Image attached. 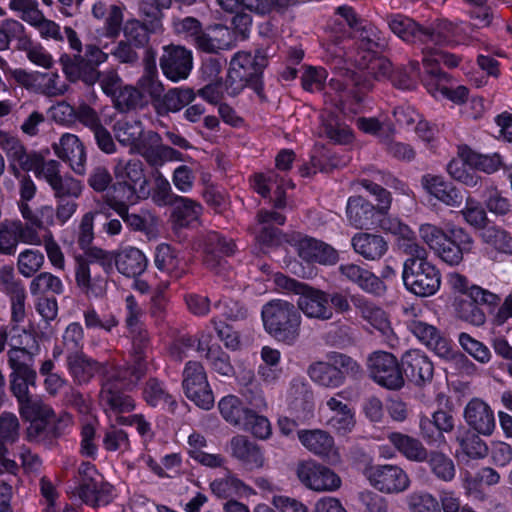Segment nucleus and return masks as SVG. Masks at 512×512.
Instances as JSON below:
<instances>
[{
    "instance_id": "obj_11",
    "label": "nucleus",
    "mask_w": 512,
    "mask_h": 512,
    "mask_svg": "<svg viewBox=\"0 0 512 512\" xmlns=\"http://www.w3.org/2000/svg\"><path fill=\"white\" fill-rule=\"evenodd\" d=\"M41 221L20 220L2 223L0 225V255L13 256L19 243L40 245L39 227Z\"/></svg>"
},
{
    "instance_id": "obj_38",
    "label": "nucleus",
    "mask_w": 512,
    "mask_h": 512,
    "mask_svg": "<svg viewBox=\"0 0 512 512\" xmlns=\"http://www.w3.org/2000/svg\"><path fill=\"white\" fill-rule=\"evenodd\" d=\"M376 225L383 231L396 236L397 246L405 254L408 253V250L421 245L411 228L398 218L387 216L386 213L378 214Z\"/></svg>"
},
{
    "instance_id": "obj_59",
    "label": "nucleus",
    "mask_w": 512,
    "mask_h": 512,
    "mask_svg": "<svg viewBox=\"0 0 512 512\" xmlns=\"http://www.w3.org/2000/svg\"><path fill=\"white\" fill-rule=\"evenodd\" d=\"M18 179V193H19V201L18 206L21 212L22 217L26 221H40L35 215L33 210L30 208L28 202L31 201L37 192V187L31 177L27 174H19L17 175Z\"/></svg>"
},
{
    "instance_id": "obj_18",
    "label": "nucleus",
    "mask_w": 512,
    "mask_h": 512,
    "mask_svg": "<svg viewBox=\"0 0 512 512\" xmlns=\"http://www.w3.org/2000/svg\"><path fill=\"white\" fill-rule=\"evenodd\" d=\"M474 239L464 228L453 226L449 236L435 251V255L449 266H458L463 262L464 255L472 252Z\"/></svg>"
},
{
    "instance_id": "obj_42",
    "label": "nucleus",
    "mask_w": 512,
    "mask_h": 512,
    "mask_svg": "<svg viewBox=\"0 0 512 512\" xmlns=\"http://www.w3.org/2000/svg\"><path fill=\"white\" fill-rule=\"evenodd\" d=\"M195 96L194 90L191 88H171L155 103L154 108L157 114L161 116L176 113L191 103Z\"/></svg>"
},
{
    "instance_id": "obj_5",
    "label": "nucleus",
    "mask_w": 512,
    "mask_h": 512,
    "mask_svg": "<svg viewBox=\"0 0 512 512\" xmlns=\"http://www.w3.org/2000/svg\"><path fill=\"white\" fill-rule=\"evenodd\" d=\"M360 185L378 202L377 207L362 196H350L346 204L348 223L356 229H371L376 226L378 214L387 213L391 206V193L369 179L360 180Z\"/></svg>"
},
{
    "instance_id": "obj_53",
    "label": "nucleus",
    "mask_w": 512,
    "mask_h": 512,
    "mask_svg": "<svg viewBox=\"0 0 512 512\" xmlns=\"http://www.w3.org/2000/svg\"><path fill=\"white\" fill-rule=\"evenodd\" d=\"M242 388L240 390L242 397L245 399L253 411L262 412L266 409L267 403L263 395V391L259 383L255 380L254 375L247 371L239 379Z\"/></svg>"
},
{
    "instance_id": "obj_52",
    "label": "nucleus",
    "mask_w": 512,
    "mask_h": 512,
    "mask_svg": "<svg viewBox=\"0 0 512 512\" xmlns=\"http://www.w3.org/2000/svg\"><path fill=\"white\" fill-rule=\"evenodd\" d=\"M210 488L212 493L221 499L254 494L251 487L233 475H228L225 478L214 480L211 482Z\"/></svg>"
},
{
    "instance_id": "obj_25",
    "label": "nucleus",
    "mask_w": 512,
    "mask_h": 512,
    "mask_svg": "<svg viewBox=\"0 0 512 512\" xmlns=\"http://www.w3.org/2000/svg\"><path fill=\"white\" fill-rule=\"evenodd\" d=\"M429 62L425 61V69L429 75L426 80L428 91L433 95L441 94L443 97L451 100L454 103L461 104L466 101L468 97V89L465 86L453 87L450 84L449 75L443 72L438 67L429 68Z\"/></svg>"
},
{
    "instance_id": "obj_23",
    "label": "nucleus",
    "mask_w": 512,
    "mask_h": 512,
    "mask_svg": "<svg viewBox=\"0 0 512 512\" xmlns=\"http://www.w3.org/2000/svg\"><path fill=\"white\" fill-rule=\"evenodd\" d=\"M52 147L55 154L62 161L68 163L76 174L83 175L85 173L87 155L83 143L76 135L65 133Z\"/></svg>"
},
{
    "instance_id": "obj_36",
    "label": "nucleus",
    "mask_w": 512,
    "mask_h": 512,
    "mask_svg": "<svg viewBox=\"0 0 512 512\" xmlns=\"http://www.w3.org/2000/svg\"><path fill=\"white\" fill-rule=\"evenodd\" d=\"M142 397L146 404L153 408L167 409L174 413L178 407L175 397L168 391L164 381L150 377L142 388Z\"/></svg>"
},
{
    "instance_id": "obj_45",
    "label": "nucleus",
    "mask_w": 512,
    "mask_h": 512,
    "mask_svg": "<svg viewBox=\"0 0 512 512\" xmlns=\"http://www.w3.org/2000/svg\"><path fill=\"white\" fill-rule=\"evenodd\" d=\"M160 28V21H150L146 24L137 19H132L125 22L122 30L125 41L142 49L148 47L150 35Z\"/></svg>"
},
{
    "instance_id": "obj_15",
    "label": "nucleus",
    "mask_w": 512,
    "mask_h": 512,
    "mask_svg": "<svg viewBox=\"0 0 512 512\" xmlns=\"http://www.w3.org/2000/svg\"><path fill=\"white\" fill-rule=\"evenodd\" d=\"M365 475L371 486L387 494L403 492L410 484L406 472L397 465H371Z\"/></svg>"
},
{
    "instance_id": "obj_2",
    "label": "nucleus",
    "mask_w": 512,
    "mask_h": 512,
    "mask_svg": "<svg viewBox=\"0 0 512 512\" xmlns=\"http://www.w3.org/2000/svg\"><path fill=\"white\" fill-rule=\"evenodd\" d=\"M386 23L397 37L409 44L424 45L425 50H433L434 46H455L473 39L477 25L471 23H452L441 20L431 27H424L414 19L403 14H389Z\"/></svg>"
},
{
    "instance_id": "obj_35",
    "label": "nucleus",
    "mask_w": 512,
    "mask_h": 512,
    "mask_svg": "<svg viewBox=\"0 0 512 512\" xmlns=\"http://www.w3.org/2000/svg\"><path fill=\"white\" fill-rule=\"evenodd\" d=\"M421 183L430 195L448 206L459 207L463 202L464 195L462 191L452 183L445 181L441 176L424 175Z\"/></svg>"
},
{
    "instance_id": "obj_43",
    "label": "nucleus",
    "mask_w": 512,
    "mask_h": 512,
    "mask_svg": "<svg viewBox=\"0 0 512 512\" xmlns=\"http://www.w3.org/2000/svg\"><path fill=\"white\" fill-rule=\"evenodd\" d=\"M146 62L147 67L145 73L139 78L137 85L141 89V92L147 93L152 104L155 107V103L159 101L164 92V86L158 78L157 69L155 66V52L151 48L146 49Z\"/></svg>"
},
{
    "instance_id": "obj_64",
    "label": "nucleus",
    "mask_w": 512,
    "mask_h": 512,
    "mask_svg": "<svg viewBox=\"0 0 512 512\" xmlns=\"http://www.w3.org/2000/svg\"><path fill=\"white\" fill-rule=\"evenodd\" d=\"M153 203L158 207L171 206L180 195L173 192L168 179L159 171L154 176V185L150 189Z\"/></svg>"
},
{
    "instance_id": "obj_24",
    "label": "nucleus",
    "mask_w": 512,
    "mask_h": 512,
    "mask_svg": "<svg viewBox=\"0 0 512 512\" xmlns=\"http://www.w3.org/2000/svg\"><path fill=\"white\" fill-rule=\"evenodd\" d=\"M353 303L361 317L379 331L389 345H394L397 342L388 316L382 308L363 297L354 298Z\"/></svg>"
},
{
    "instance_id": "obj_60",
    "label": "nucleus",
    "mask_w": 512,
    "mask_h": 512,
    "mask_svg": "<svg viewBox=\"0 0 512 512\" xmlns=\"http://www.w3.org/2000/svg\"><path fill=\"white\" fill-rule=\"evenodd\" d=\"M459 156H461L470 167L485 173H493L502 166L501 157L495 153L493 155H483L476 153L468 147L460 148Z\"/></svg>"
},
{
    "instance_id": "obj_44",
    "label": "nucleus",
    "mask_w": 512,
    "mask_h": 512,
    "mask_svg": "<svg viewBox=\"0 0 512 512\" xmlns=\"http://www.w3.org/2000/svg\"><path fill=\"white\" fill-rule=\"evenodd\" d=\"M351 243L355 252L367 260L380 259L388 250L387 242L382 236L370 233L355 234Z\"/></svg>"
},
{
    "instance_id": "obj_4",
    "label": "nucleus",
    "mask_w": 512,
    "mask_h": 512,
    "mask_svg": "<svg viewBox=\"0 0 512 512\" xmlns=\"http://www.w3.org/2000/svg\"><path fill=\"white\" fill-rule=\"evenodd\" d=\"M265 331L277 341L294 344L300 335L301 315L294 304L281 299L271 300L261 310Z\"/></svg>"
},
{
    "instance_id": "obj_46",
    "label": "nucleus",
    "mask_w": 512,
    "mask_h": 512,
    "mask_svg": "<svg viewBox=\"0 0 512 512\" xmlns=\"http://www.w3.org/2000/svg\"><path fill=\"white\" fill-rule=\"evenodd\" d=\"M155 265L173 279H180L186 273L183 260L179 258L178 252L168 244L163 243L157 246Z\"/></svg>"
},
{
    "instance_id": "obj_49",
    "label": "nucleus",
    "mask_w": 512,
    "mask_h": 512,
    "mask_svg": "<svg viewBox=\"0 0 512 512\" xmlns=\"http://www.w3.org/2000/svg\"><path fill=\"white\" fill-rule=\"evenodd\" d=\"M46 393L50 397H63V400L69 404H79L82 401V395L69 381L59 373L46 376L43 381Z\"/></svg>"
},
{
    "instance_id": "obj_56",
    "label": "nucleus",
    "mask_w": 512,
    "mask_h": 512,
    "mask_svg": "<svg viewBox=\"0 0 512 512\" xmlns=\"http://www.w3.org/2000/svg\"><path fill=\"white\" fill-rule=\"evenodd\" d=\"M171 207H173L172 215L174 220L180 227H186L196 221L203 209L198 201L181 195Z\"/></svg>"
},
{
    "instance_id": "obj_39",
    "label": "nucleus",
    "mask_w": 512,
    "mask_h": 512,
    "mask_svg": "<svg viewBox=\"0 0 512 512\" xmlns=\"http://www.w3.org/2000/svg\"><path fill=\"white\" fill-rule=\"evenodd\" d=\"M113 263L122 275L137 277L146 270L148 261L141 250L128 246L114 253Z\"/></svg>"
},
{
    "instance_id": "obj_7",
    "label": "nucleus",
    "mask_w": 512,
    "mask_h": 512,
    "mask_svg": "<svg viewBox=\"0 0 512 512\" xmlns=\"http://www.w3.org/2000/svg\"><path fill=\"white\" fill-rule=\"evenodd\" d=\"M406 324L407 329L438 357L453 360L456 364L462 365L467 372L474 368V364L464 354L453 349L451 340L437 327L419 319L409 320Z\"/></svg>"
},
{
    "instance_id": "obj_48",
    "label": "nucleus",
    "mask_w": 512,
    "mask_h": 512,
    "mask_svg": "<svg viewBox=\"0 0 512 512\" xmlns=\"http://www.w3.org/2000/svg\"><path fill=\"white\" fill-rule=\"evenodd\" d=\"M219 411L222 417L231 425L238 427L247 425V420L251 417L250 412L252 409L245 407L242 401L234 395L223 397L218 404Z\"/></svg>"
},
{
    "instance_id": "obj_6",
    "label": "nucleus",
    "mask_w": 512,
    "mask_h": 512,
    "mask_svg": "<svg viewBox=\"0 0 512 512\" xmlns=\"http://www.w3.org/2000/svg\"><path fill=\"white\" fill-rule=\"evenodd\" d=\"M131 339L130 358L131 363L116 365L120 382L127 391L134 389L148 370L149 354L151 352V340L147 329L140 328L128 331Z\"/></svg>"
},
{
    "instance_id": "obj_54",
    "label": "nucleus",
    "mask_w": 512,
    "mask_h": 512,
    "mask_svg": "<svg viewBox=\"0 0 512 512\" xmlns=\"http://www.w3.org/2000/svg\"><path fill=\"white\" fill-rule=\"evenodd\" d=\"M307 374L313 382L323 387L336 388L343 384L342 376L329 360L312 363L307 369Z\"/></svg>"
},
{
    "instance_id": "obj_27",
    "label": "nucleus",
    "mask_w": 512,
    "mask_h": 512,
    "mask_svg": "<svg viewBox=\"0 0 512 512\" xmlns=\"http://www.w3.org/2000/svg\"><path fill=\"white\" fill-rule=\"evenodd\" d=\"M234 45L232 32L222 24L207 27L195 39L196 48L207 54H220V51L230 50Z\"/></svg>"
},
{
    "instance_id": "obj_1",
    "label": "nucleus",
    "mask_w": 512,
    "mask_h": 512,
    "mask_svg": "<svg viewBox=\"0 0 512 512\" xmlns=\"http://www.w3.org/2000/svg\"><path fill=\"white\" fill-rule=\"evenodd\" d=\"M66 368L77 385L90 383L95 375L100 376V404L105 411L126 413L135 408L133 398L126 394V388L120 382L116 365L108 361L99 362L85 353L66 356Z\"/></svg>"
},
{
    "instance_id": "obj_17",
    "label": "nucleus",
    "mask_w": 512,
    "mask_h": 512,
    "mask_svg": "<svg viewBox=\"0 0 512 512\" xmlns=\"http://www.w3.org/2000/svg\"><path fill=\"white\" fill-rule=\"evenodd\" d=\"M159 64L167 79L173 82L185 80L193 68L192 52L183 46H165Z\"/></svg>"
},
{
    "instance_id": "obj_33",
    "label": "nucleus",
    "mask_w": 512,
    "mask_h": 512,
    "mask_svg": "<svg viewBox=\"0 0 512 512\" xmlns=\"http://www.w3.org/2000/svg\"><path fill=\"white\" fill-rule=\"evenodd\" d=\"M338 269L347 281L357 285L367 293L381 295L385 291L383 281L371 271L359 265L353 263L341 264Z\"/></svg>"
},
{
    "instance_id": "obj_13",
    "label": "nucleus",
    "mask_w": 512,
    "mask_h": 512,
    "mask_svg": "<svg viewBox=\"0 0 512 512\" xmlns=\"http://www.w3.org/2000/svg\"><path fill=\"white\" fill-rule=\"evenodd\" d=\"M295 473L306 488L316 492H333L341 487V478L332 469L314 460L300 461Z\"/></svg>"
},
{
    "instance_id": "obj_55",
    "label": "nucleus",
    "mask_w": 512,
    "mask_h": 512,
    "mask_svg": "<svg viewBox=\"0 0 512 512\" xmlns=\"http://www.w3.org/2000/svg\"><path fill=\"white\" fill-rule=\"evenodd\" d=\"M481 241L501 254L512 255V236L497 225H488L480 232Z\"/></svg>"
},
{
    "instance_id": "obj_8",
    "label": "nucleus",
    "mask_w": 512,
    "mask_h": 512,
    "mask_svg": "<svg viewBox=\"0 0 512 512\" xmlns=\"http://www.w3.org/2000/svg\"><path fill=\"white\" fill-rule=\"evenodd\" d=\"M277 283L299 294L297 309H300L306 317L322 321L330 320L333 317L332 307L329 305L328 293L309 287L285 276L279 277Z\"/></svg>"
},
{
    "instance_id": "obj_29",
    "label": "nucleus",
    "mask_w": 512,
    "mask_h": 512,
    "mask_svg": "<svg viewBox=\"0 0 512 512\" xmlns=\"http://www.w3.org/2000/svg\"><path fill=\"white\" fill-rule=\"evenodd\" d=\"M62 71L70 82L82 81L88 86L94 85L99 78V70L92 68L84 55L64 53L59 59Z\"/></svg>"
},
{
    "instance_id": "obj_10",
    "label": "nucleus",
    "mask_w": 512,
    "mask_h": 512,
    "mask_svg": "<svg viewBox=\"0 0 512 512\" xmlns=\"http://www.w3.org/2000/svg\"><path fill=\"white\" fill-rule=\"evenodd\" d=\"M112 130L122 146L128 147L131 154H139L143 158L157 139V132L146 131L142 121L136 118L119 119L113 124Z\"/></svg>"
},
{
    "instance_id": "obj_12",
    "label": "nucleus",
    "mask_w": 512,
    "mask_h": 512,
    "mask_svg": "<svg viewBox=\"0 0 512 512\" xmlns=\"http://www.w3.org/2000/svg\"><path fill=\"white\" fill-rule=\"evenodd\" d=\"M182 387L188 399L198 407L209 410L214 405V395L200 362L188 361L183 370Z\"/></svg>"
},
{
    "instance_id": "obj_61",
    "label": "nucleus",
    "mask_w": 512,
    "mask_h": 512,
    "mask_svg": "<svg viewBox=\"0 0 512 512\" xmlns=\"http://www.w3.org/2000/svg\"><path fill=\"white\" fill-rule=\"evenodd\" d=\"M114 107L120 112H129L141 108L144 103L143 93L132 85H123L112 98Z\"/></svg>"
},
{
    "instance_id": "obj_21",
    "label": "nucleus",
    "mask_w": 512,
    "mask_h": 512,
    "mask_svg": "<svg viewBox=\"0 0 512 512\" xmlns=\"http://www.w3.org/2000/svg\"><path fill=\"white\" fill-rule=\"evenodd\" d=\"M294 246L299 257L308 263L331 266L339 261L338 251L321 240L299 235L294 238Z\"/></svg>"
},
{
    "instance_id": "obj_26",
    "label": "nucleus",
    "mask_w": 512,
    "mask_h": 512,
    "mask_svg": "<svg viewBox=\"0 0 512 512\" xmlns=\"http://www.w3.org/2000/svg\"><path fill=\"white\" fill-rule=\"evenodd\" d=\"M401 370L418 386L425 385L433 378L434 367L428 356L420 350L405 352L401 358Z\"/></svg>"
},
{
    "instance_id": "obj_3",
    "label": "nucleus",
    "mask_w": 512,
    "mask_h": 512,
    "mask_svg": "<svg viewBox=\"0 0 512 512\" xmlns=\"http://www.w3.org/2000/svg\"><path fill=\"white\" fill-rule=\"evenodd\" d=\"M409 257L403 263L402 279L405 288L419 297L436 294L441 286L439 269L428 260V252L422 245L408 250Z\"/></svg>"
},
{
    "instance_id": "obj_28",
    "label": "nucleus",
    "mask_w": 512,
    "mask_h": 512,
    "mask_svg": "<svg viewBox=\"0 0 512 512\" xmlns=\"http://www.w3.org/2000/svg\"><path fill=\"white\" fill-rule=\"evenodd\" d=\"M464 419L471 429L484 436H490L496 426L492 409L479 398H473L467 403Z\"/></svg>"
},
{
    "instance_id": "obj_47",
    "label": "nucleus",
    "mask_w": 512,
    "mask_h": 512,
    "mask_svg": "<svg viewBox=\"0 0 512 512\" xmlns=\"http://www.w3.org/2000/svg\"><path fill=\"white\" fill-rule=\"evenodd\" d=\"M84 330L79 322L70 323L63 332L62 345H55L52 351L54 359H58L62 354L66 356L72 354L84 353Z\"/></svg>"
},
{
    "instance_id": "obj_19",
    "label": "nucleus",
    "mask_w": 512,
    "mask_h": 512,
    "mask_svg": "<svg viewBox=\"0 0 512 512\" xmlns=\"http://www.w3.org/2000/svg\"><path fill=\"white\" fill-rule=\"evenodd\" d=\"M75 281L77 287L87 297H103L107 290V277L95 263L86 259L76 258Z\"/></svg>"
},
{
    "instance_id": "obj_51",
    "label": "nucleus",
    "mask_w": 512,
    "mask_h": 512,
    "mask_svg": "<svg viewBox=\"0 0 512 512\" xmlns=\"http://www.w3.org/2000/svg\"><path fill=\"white\" fill-rule=\"evenodd\" d=\"M298 437L306 449L318 456H328L334 448L333 437L323 430H303Z\"/></svg>"
},
{
    "instance_id": "obj_40",
    "label": "nucleus",
    "mask_w": 512,
    "mask_h": 512,
    "mask_svg": "<svg viewBox=\"0 0 512 512\" xmlns=\"http://www.w3.org/2000/svg\"><path fill=\"white\" fill-rule=\"evenodd\" d=\"M232 457L240 461L248 469L261 468L264 465V456L260 448L246 436L236 435L230 440Z\"/></svg>"
},
{
    "instance_id": "obj_58",
    "label": "nucleus",
    "mask_w": 512,
    "mask_h": 512,
    "mask_svg": "<svg viewBox=\"0 0 512 512\" xmlns=\"http://www.w3.org/2000/svg\"><path fill=\"white\" fill-rule=\"evenodd\" d=\"M431 473L443 482H451L456 475V467L453 460L443 452L430 451L425 460Z\"/></svg>"
},
{
    "instance_id": "obj_63",
    "label": "nucleus",
    "mask_w": 512,
    "mask_h": 512,
    "mask_svg": "<svg viewBox=\"0 0 512 512\" xmlns=\"http://www.w3.org/2000/svg\"><path fill=\"white\" fill-rule=\"evenodd\" d=\"M354 32L369 51H383L388 46L384 34L376 26L364 20L360 22Z\"/></svg>"
},
{
    "instance_id": "obj_31",
    "label": "nucleus",
    "mask_w": 512,
    "mask_h": 512,
    "mask_svg": "<svg viewBox=\"0 0 512 512\" xmlns=\"http://www.w3.org/2000/svg\"><path fill=\"white\" fill-rule=\"evenodd\" d=\"M339 77L330 80V87L354 98L357 102L362 101L363 95L373 87L372 82L362 74L346 68L339 69Z\"/></svg>"
},
{
    "instance_id": "obj_16",
    "label": "nucleus",
    "mask_w": 512,
    "mask_h": 512,
    "mask_svg": "<svg viewBox=\"0 0 512 512\" xmlns=\"http://www.w3.org/2000/svg\"><path fill=\"white\" fill-rule=\"evenodd\" d=\"M266 49H257L252 55L250 52L239 51L230 60V68H235L239 74L248 78L251 88L260 95L263 90L262 74L268 64Z\"/></svg>"
},
{
    "instance_id": "obj_32",
    "label": "nucleus",
    "mask_w": 512,
    "mask_h": 512,
    "mask_svg": "<svg viewBox=\"0 0 512 512\" xmlns=\"http://www.w3.org/2000/svg\"><path fill=\"white\" fill-rule=\"evenodd\" d=\"M116 180H122L138 188L142 197H149V181L145 175V165L137 158L129 160L119 159L114 167Z\"/></svg>"
},
{
    "instance_id": "obj_34",
    "label": "nucleus",
    "mask_w": 512,
    "mask_h": 512,
    "mask_svg": "<svg viewBox=\"0 0 512 512\" xmlns=\"http://www.w3.org/2000/svg\"><path fill=\"white\" fill-rule=\"evenodd\" d=\"M344 391L337 393L326 402L327 407L332 412L328 420V426L340 435H346L351 432L355 426L354 412L351 407L342 401Z\"/></svg>"
},
{
    "instance_id": "obj_57",
    "label": "nucleus",
    "mask_w": 512,
    "mask_h": 512,
    "mask_svg": "<svg viewBox=\"0 0 512 512\" xmlns=\"http://www.w3.org/2000/svg\"><path fill=\"white\" fill-rule=\"evenodd\" d=\"M33 296L48 297L47 295H61L65 287L62 280L51 272H40L29 284Z\"/></svg>"
},
{
    "instance_id": "obj_20",
    "label": "nucleus",
    "mask_w": 512,
    "mask_h": 512,
    "mask_svg": "<svg viewBox=\"0 0 512 512\" xmlns=\"http://www.w3.org/2000/svg\"><path fill=\"white\" fill-rule=\"evenodd\" d=\"M203 247L205 266L219 274L225 267V257L233 255L236 246L232 239L216 231H210L204 236Z\"/></svg>"
},
{
    "instance_id": "obj_14",
    "label": "nucleus",
    "mask_w": 512,
    "mask_h": 512,
    "mask_svg": "<svg viewBox=\"0 0 512 512\" xmlns=\"http://www.w3.org/2000/svg\"><path fill=\"white\" fill-rule=\"evenodd\" d=\"M368 369L371 378L385 388L396 390L404 385L402 368L391 353L374 352L368 358Z\"/></svg>"
},
{
    "instance_id": "obj_50",
    "label": "nucleus",
    "mask_w": 512,
    "mask_h": 512,
    "mask_svg": "<svg viewBox=\"0 0 512 512\" xmlns=\"http://www.w3.org/2000/svg\"><path fill=\"white\" fill-rule=\"evenodd\" d=\"M388 439L408 460L424 462L428 456V450L424 447L422 442L416 438L394 432L388 436Z\"/></svg>"
},
{
    "instance_id": "obj_37",
    "label": "nucleus",
    "mask_w": 512,
    "mask_h": 512,
    "mask_svg": "<svg viewBox=\"0 0 512 512\" xmlns=\"http://www.w3.org/2000/svg\"><path fill=\"white\" fill-rule=\"evenodd\" d=\"M257 223L260 226L256 239L265 246H274L281 243L282 232L274 225H283L286 217L276 211L260 210L256 216Z\"/></svg>"
},
{
    "instance_id": "obj_62",
    "label": "nucleus",
    "mask_w": 512,
    "mask_h": 512,
    "mask_svg": "<svg viewBox=\"0 0 512 512\" xmlns=\"http://www.w3.org/2000/svg\"><path fill=\"white\" fill-rule=\"evenodd\" d=\"M44 262L45 257L40 250L28 248L18 254L17 269L23 277L31 278L41 270Z\"/></svg>"
},
{
    "instance_id": "obj_9",
    "label": "nucleus",
    "mask_w": 512,
    "mask_h": 512,
    "mask_svg": "<svg viewBox=\"0 0 512 512\" xmlns=\"http://www.w3.org/2000/svg\"><path fill=\"white\" fill-rule=\"evenodd\" d=\"M77 483L74 495L86 504L106 505L112 499V486L103 481V477L90 462L79 465Z\"/></svg>"
},
{
    "instance_id": "obj_22",
    "label": "nucleus",
    "mask_w": 512,
    "mask_h": 512,
    "mask_svg": "<svg viewBox=\"0 0 512 512\" xmlns=\"http://www.w3.org/2000/svg\"><path fill=\"white\" fill-rule=\"evenodd\" d=\"M20 437V423L18 417L11 412L0 415V476L4 471H15L18 464L8 458L9 446L15 444Z\"/></svg>"
},
{
    "instance_id": "obj_41",
    "label": "nucleus",
    "mask_w": 512,
    "mask_h": 512,
    "mask_svg": "<svg viewBox=\"0 0 512 512\" xmlns=\"http://www.w3.org/2000/svg\"><path fill=\"white\" fill-rule=\"evenodd\" d=\"M147 198L148 197H142V195L138 193L137 187L122 180H116L107 193L106 202L115 212L119 210L123 212L124 208H128L130 205H134L140 200Z\"/></svg>"
},
{
    "instance_id": "obj_30",
    "label": "nucleus",
    "mask_w": 512,
    "mask_h": 512,
    "mask_svg": "<svg viewBox=\"0 0 512 512\" xmlns=\"http://www.w3.org/2000/svg\"><path fill=\"white\" fill-rule=\"evenodd\" d=\"M10 389L16 397L21 414L25 416H33L39 412L40 404L36 396L32 395L29 387H36L37 373L26 377L18 374H10Z\"/></svg>"
}]
</instances>
